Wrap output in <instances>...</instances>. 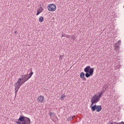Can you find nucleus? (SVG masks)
<instances>
[{
  "mask_svg": "<svg viewBox=\"0 0 124 124\" xmlns=\"http://www.w3.org/2000/svg\"><path fill=\"white\" fill-rule=\"evenodd\" d=\"M84 71L86 73L85 77H86V78H89V77L93 75L94 68H91V66H88L84 68ZM80 77L81 79H83V78L85 77V73L84 72L80 73Z\"/></svg>",
  "mask_w": 124,
  "mask_h": 124,
  "instance_id": "1",
  "label": "nucleus"
},
{
  "mask_svg": "<svg viewBox=\"0 0 124 124\" xmlns=\"http://www.w3.org/2000/svg\"><path fill=\"white\" fill-rule=\"evenodd\" d=\"M16 124H31V119L24 116H20Z\"/></svg>",
  "mask_w": 124,
  "mask_h": 124,
  "instance_id": "2",
  "label": "nucleus"
},
{
  "mask_svg": "<svg viewBox=\"0 0 124 124\" xmlns=\"http://www.w3.org/2000/svg\"><path fill=\"white\" fill-rule=\"evenodd\" d=\"M100 100V99L99 98L98 95L97 94L93 95L91 100V105L90 106H93V104H96Z\"/></svg>",
  "mask_w": 124,
  "mask_h": 124,
  "instance_id": "3",
  "label": "nucleus"
},
{
  "mask_svg": "<svg viewBox=\"0 0 124 124\" xmlns=\"http://www.w3.org/2000/svg\"><path fill=\"white\" fill-rule=\"evenodd\" d=\"M90 108H91L92 112H94V111L100 112L102 110V107L100 105H94L93 106H90Z\"/></svg>",
  "mask_w": 124,
  "mask_h": 124,
  "instance_id": "4",
  "label": "nucleus"
},
{
  "mask_svg": "<svg viewBox=\"0 0 124 124\" xmlns=\"http://www.w3.org/2000/svg\"><path fill=\"white\" fill-rule=\"evenodd\" d=\"M22 81V78H19L18 80L17 81L16 83L15 84V94L16 95H17V93H18V91H19V89H20V87H21V84L20 83V82Z\"/></svg>",
  "mask_w": 124,
  "mask_h": 124,
  "instance_id": "5",
  "label": "nucleus"
},
{
  "mask_svg": "<svg viewBox=\"0 0 124 124\" xmlns=\"http://www.w3.org/2000/svg\"><path fill=\"white\" fill-rule=\"evenodd\" d=\"M47 8L48 11L54 12V11H56V9H57V6L55 5V4H49L47 6Z\"/></svg>",
  "mask_w": 124,
  "mask_h": 124,
  "instance_id": "6",
  "label": "nucleus"
},
{
  "mask_svg": "<svg viewBox=\"0 0 124 124\" xmlns=\"http://www.w3.org/2000/svg\"><path fill=\"white\" fill-rule=\"evenodd\" d=\"M38 102H40V103H43L45 100L44 99V96L42 95H40L38 97Z\"/></svg>",
  "mask_w": 124,
  "mask_h": 124,
  "instance_id": "7",
  "label": "nucleus"
},
{
  "mask_svg": "<svg viewBox=\"0 0 124 124\" xmlns=\"http://www.w3.org/2000/svg\"><path fill=\"white\" fill-rule=\"evenodd\" d=\"M21 80H24V81H28V74L26 75H22L21 76Z\"/></svg>",
  "mask_w": 124,
  "mask_h": 124,
  "instance_id": "8",
  "label": "nucleus"
},
{
  "mask_svg": "<svg viewBox=\"0 0 124 124\" xmlns=\"http://www.w3.org/2000/svg\"><path fill=\"white\" fill-rule=\"evenodd\" d=\"M120 45L118 43H115L114 45V50L115 51H119L120 50V46H119Z\"/></svg>",
  "mask_w": 124,
  "mask_h": 124,
  "instance_id": "9",
  "label": "nucleus"
},
{
  "mask_svg": "<svg viewBox=\"0 0 124 124\" xmlns=\"http://www.w3.org/2000/svg\"><path fill=\"white\" fill-rule=\"evenodd\" d=\"M74 118H75V115H74L73 116H70L67 119V122H70V121H72L73 120Z\"/></svg>",
  "mask_w": 124,
  "mask_h": 124,
  "instance_id": "10",
  "label": "nucleus"
},
{
  "mask_svg": "<svg viewBox=\"0 0 124 124\" xmlns=\"http://www.w3.org/2000/svg\"><path fill=\"white\" fill-rule=\"evenodd\" d=\"M44 21V18L43 17V16H40L39 18V22H40V23H42V22H43Z\"/></svg>",
  "mask_w": 124,
  "mask_h": 124,
  "instance_id": "11",
  "label": "nucleus"
},
{
  "mask_svg": "<svg viewBox=\"0 0 124 124\" xmlns=\"http://www.w3.org/2000/svg\"><path fill=\"white\" fill-rule=\"evenodd\" d=\"M66 97V95L65 94H62L61 96V100H64V99Z\"/></svg>",
  "mask_w": 124,
  "mask_h": 124,
  "instance_id": "12",
  "label": "nucleus"
},
{
  "mask_svg": "<svg viewBox=\"0 0 124 124\" xmlns=\"http://www.w3.org/2000/svg\"><path fill=\"white\" fill-rule=\"evenodd\" d=\"M76 35L72 34L71 35V39H73V40H75L76 39Z\"/></svg>",
  "mask_w": 124,
  "mask_h": 124,
  "instance_id": "13",
  "label": "nucleus"
},
{
  "mask_svg": "<svg viewBox=\"0 0 124 124\" xmlns=\"http://www.w3.org/2000/svg\"><path fill=\"white\" fill-rule=\"evenodd\" d=\"M104 92L105 91H101L100 93L98 96L100 99L101 98L102 95L103 94V93H104Z\"/></svg>",
  "mask_w": 124,
  "mask_h": 124,
  "instance_id": "14",
  "label": "nucleus"
},
{
  "mask_svg": "<svg viewBox=\"0 0 124 124\" xmlns=\"http://www.w3.org/2000/svg\"><path fill=\"white\" fill-rule=\"evenodd\" d=\"M27 82L26 80H24V79H21V81H20V84L21 86L23 85V84H25V82Z\"/></svg>",
  "mask_w": 124,
  "mask_h": 124,
  "instance_id": "15",
  "label": "nucleus"
},
{
  "mask_svg": "<svg viewBox=\"0 0 124 124\" xmlns=\"http://www.w3.org/2000/svg\"><path fill=\"white\" fill-rule=\"evenodd\" d=\"M55 116H56V114L52 112H50V117H55Z\"/></svg>",
  "mask_w": 124,
  "mask_h": 124,
  "instance_id": "16",
  "label": "nucleus"
},
{
  "mask_svg": "<svg viewBox=\"0 0 124 124\" xmlns=\"http://www.w3.org/2000/svg\"><path fill=\"white\" fill-rule=\"evenodd\" d=\"M33 74V72H32V70H31V72L30 74H29L28 75H29V76H32V75Z\"/></svg>",
  "mask_w": 124,
  "mask_h": 124,
  "instance_id": "17",
  "label": "nucleus"
},
{
  "mask_svg": "<svg viewBox=\"0 0 124 124\" xmlns=\"http://www.w3.org/2000/svg\"><path fill=\"white\" fill-rule=\"evenodd\" d=\"M38 10H39V11L41 13L42 12V11H43V8H42V7H41L39 9H38Z\"/></svg>",
  "mask_w": 124,
  "mask_h": 124,
  "instance_id": "18",
  "label": "nucleus"
},
{
  "mask_svg": "<svg viewBox=\"0 0 124 124\" xmlns=\"http://www.w3.org/2000/svg\"><path fill=\"white\" fill-rule=\"evenodd\" d=\"M41 13L39 11V10H37V13H36V16H38L39 15V14H40Z\"/></svg>",
  "mask_w": 124,
  "mask_h": 124,
  "instance_id": "19",
  "label": "nucleus"
},
{
  "mask_svg": "<svg viewBox=\"0 0 124 124\" xmlns=\"http://www.w3.org/2000/svg\"><path fill=\"white\" fill-rule=\"evenodd\" d=\"M64 37H66V38H69V37H70V35L66 34L65 35Z\"/></svg>",
  "mask_w": 124,
  "mask_h": 124,
  "instance_id": "20",
  "label": "nucleus"
},
{
  "mask_svg": "<svg viewBox=\"0 0 124 124\" xmlns=\"http://www.w3.org/2000/svg\"><path fill=\"white\" fill-rule=\"evenodd\" d=\"M63 58V55H60L59 59L60 60H62Z\"/></svg>",
  "mask_w": 124,
  "mask_h": 124,
  "instance_id": "21",
  "label": "nucleus"
},
{
  "mask_svg": "<svg viewBox=\"0 0 124 124\" xmlns=\"http://www.w3.org/2000/svg\"><path fill=\"white\" fill-rule=\"evenodd\" d=\"M117 43H118V44H119V43H122V41H121V40H118Z\"/></svg>",
  "mask_w": 124,
  "mask_h": 124,
  "instance_id": "22",
  "label": "nucleus"
},
{
  "mask_svg": "<svg viewBox=\"0 0 124 124\" xmlns=\"http://www.w3.org/2000/svg\"><path fill=\"white\" fill-rule=\"evenodd\" d=\"M31 76H30L29 77V75H27V78H28V80H29V79H30V78H31Z\"/></svg>",
  "mask_w": 124,
  "mask_h": 124,
  "instance_id": "23",
  "label": "nucleus"
},
{
  "mask_svg": "<svg viewBox=\"0 0 124 124\" xmlns=\"http://www.w3.org/2000/svg\"><path fill=\"white\" fill-rule=\"evenodd\" d=\"M113 124H120L117 122H114V123H113Z\"/></svg>",
  "mask_w": 124,
  "mask_h": 124,
  "instance_id": "24",
  "label": "nucleus"
},
{
  "mask_svg": "<svg viewBox=\"0 0 124 124\" xmlns=\"http://www.w3.org/2000/svg\"><path fill=\"white\" fill-rule=\"evenodd\" d=\"M109 124H113V122L110 121L109 122Z\"/></svg>",
  "mask_w": 124,
  "mask_h": 124,
  "instance_id": "25",
  "label": "nucleus"
},
{
  "mask_svg": "<svg viewBox=\"0 0 124 124\" xmlns=\"http://www.w3.org/2000/svg\"><path fill=\"white\" fill-rule=\"evenodd\" d=\"M118 124H124V122H121V123H118Z\"/></svg>",
  "mask_w": 124,
  "mask_h": 124,
  "instance_id": "26",
  "label": "nucleus"
},
{
  "mask_svg": "<svg viewBox=\"0 0 124 124\" xmlns=\"http://www.w3.org/2000/svg\"><path fill=\"white\" fill-rule=\"evenodd\" d=\"M65 36V34H64V35L63 34H62V37H64Z\"/></svg>",
  "mask_w": 124,
  "mask_h": 124,
  "instance_id": "27",
  "label": "nucleus"
},
{
  "mask_svg": "<svg viewBox=\"0 0 124 124\" xmlns=\"http://www.w3.org/2000/svg\"><path fill=\"white\" fill-rule=\"evenodd\" d=\"M83 80H86V78H83Z\"/></svg>",
  "mask_w": 124,
  "mask_h": 124,
  "instance_id": "28",
  "label": "nucleus"
},
{
  "mask_svg": "<svg viewBox=\"0 0 124 124\" xmlns=\"http://www.w3.org/2000/svg\"><path fill=\"white\" fill-rule=\"evenodd\" d=\"M15 33H17V31H15Z\"/></svg>",
  "mask_w": 124,
  "mask_h": 124,
  "instance_id": "29",
  "label": "nucleus"
}]
</instances>
